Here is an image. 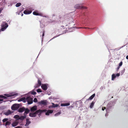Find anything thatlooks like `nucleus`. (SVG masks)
Returning a JSON list of instances; mask_svg holds the SVG:
<instances>
[{
    "mask_svg": "<svg viewBox=\"0 0 128 128\" xmlns=\"http://www.w3.org/2000/svg\"><path fill=\"white\" fill-rule=\"evenodd\" d=\"M53 110H37L34 113H30V116L32 117H35L36 116V114L39 113L40 114L41 113L43 112L46 113V115L47 116H49L50 114H52L53 112Z\"/></svg>",
    "mask_w": 128,
    "mask_h": 128,
    "instance_id": "f257e3e1",
    "label": "nucleus"
},
{
    "mask_svg": "<svg viewBox=\"0 0 128 128\" xmlns=\"http://www.w3.org/2000/svg\"><path fill=\"white\" fill-rule=\"evenodd\" d=\"M18 101L19 102L22 101L24 103L26 102V101L28 102V104H30L33 102V99L30 97H28L26 98L24 97L19 99Z\"/></svg>",
    "mask_w": 128,
    "mask_h": 128,
    "instance_id": "f03ea898",
    "label": "nucleus"
},
{
    "mask_svg": "<svg viewBox=\"0 0 128 128\" xmlns=\"http://www.w3.org/2000/svg\"><path fill=\"white\" fill-rule=\"evenodd\" d=\"M74 25V24L73 22V19L72 18H70L69 20H67L65 26H67L70 25V26Z\"/></svg>",
    "mask_w": 128,
    "mask_h": 128,
    "instance_id": "7ed1b4c3",
    "label": "nucleus"
},
{
    "mask_svg": "<svg viewBox=\"0 0 128 128\" xmlns=\"http://www.w3.org/2000/svg\"><path fill=\"white\" fill-rule=\"evenodd\" d=\"M18 94H17L15 92H12L10 93L9 94H4V95L8 97H10L14 95L17 96Z\"/></svg>",
    "mask_w": 128,
    "mask_h": 128,
    "instance_id": "20e7f679",
    "label": "nucleus"
},
{
    "mask_svg": "<svg viewBox=\"0 0 128 128\" xmlns=\"http://www.w3.org/2000/svg\"><path fill=\"white\" fill-rule=\"evenodd\" d=\"M19 107V104H14L11 107V109L13 110H16L18 109Z\"/></svg>",
    "mask_w": 128,
    "mask_h": 128,
    "instance_id": "39448f33",
    "label": "nucleus"
},
{
    "mask_svg": "<svg viewBox=\"0 0 128 128\" xmlns=\"http://www.w3.org/2000/svg\"><path fill=\"white\" fill-rule=\"evenodd\" d=\"M32 8H28L24 11V13L26 14H29L32 13Z\"/></svg>",
    "mask_w": 128,
    "mask_h": 128,
    "instance_id": "423d86ee",
    "label": "nucleus"
},
{
    "mask_svg": "<svg viewBox=\"0 0 128 128\" xmlns=\"http://www.w3.org/2000/svg\"><path fill=\"white\" fill-rule=\"evenodd\" d=\"M120 75V73L113 74L112 75V80H114L115 78H116V77L119 76Z\"/></svg>",
    "mask_w": 128,
    "mask_h": 128,
    "instance_id": "0eeeda50",
    "label": "nucleus"
},
{
    "mask_svg": "<svg viewBox=\"0 0 128 128\" xmlns=\"http://www.w3.org/2000/svg\"><path fill=\"white\" fill-rule=\"evenodd\" d=\"M33 14L35 15L40 16H44V15L43 14L40 13H39L37 11H36L34 12L33 13Z\"/></svg>",
    "mask_w": 128,
    "mask_h": 128,
    "instance_id": "6e6552de",
    "label": "nucleus"
},
{
    "mask_svg": "<svg viewBox=\"0 0 128 128\" xmlns=\"http://www.w3.org/2000/svg\"><path fill=\"white\" fill-rule=\"evenodd\" d=\"M48 84H42L41 86V88L43 90H46L48 88Z\"/></svg>",
    "mask_w": 128,
    "mask_h": 128,
    "instance_id": "1a4fd4ad",
    "label": "nucleus"
},
{
    "mask_svg": "<svg viewBox=\"0 0 128 128\" xmlns=\"http://www.w3.org/2000/svg\"><path fill=\"white\" fill-rule=\"evenodd\" d=\"M41 84V81L39 80H38V84H36L34 86L35 88H38L39 87Z\"/></svg>",
    "mask_w": 128,
    "mask_h": 128,
    "instance_id": "9d476101",
    "label": "nucleus"
},
{
    "mask_svg": "<svg viewBox=\"0 0 128 128\" xmlns=\"http://www.w3.org/2000/svg\"><path fill=\"white\" fill-rule=\"evenodd\" d=\"M18 123V121L17 120H16L14 122H12V126L13 127H15L17 126Z\"/></svg>",
    "mask_w": 128,
    "mask_h": 128,
    "instance_id": "9b49d317",
    "label": "nucleus"
},
{
    "mask_svg": "<svg viewBox=\"0 0 128 128\" xmlns=\"http://www.w3.org/2000/svg\"><path fill=\"white\" fill-rule=\"evenodd\" d=\"M82 4H76L74 6V7L77 9H81L82 7L81 6Z\"/></svg>",
    "mask_w": 128,
    "mask_h": 128,
    "instance_id": "f8f14e48",
    "label": "nucleus"
},
{
    "mask_svg": "<svg viewBox=\"0 0 128 128\" xmlns=\"http://www.w3.org/2000/svg\"><path fill=\"white\" fill-rule=\"evenodd\" d=\"M38 104H42L43 105H45L46 104V100H42L38 102Z\"/></svg>",
    "mask_w": 128,
    "mask_h": 128,
    "instance_id": "ddd939ff",
    "label": "nucleus"
},
{
    "mask_svg": "<svg viewBox=\"0 0 128 128\" xmlns=\"http://www.w3.org/2000/svg\"><path fill=\"white\" fill-rule=\"evenodd\" d=\"M7 98L2 95H0V102H1L3 101V100L2 99H6Z\"/></svg>",
    "mask_w": 128,
    "mask_h": 128,
    "instance_id": "4468645a",
    "label": "nucleus"
},
{
    "mask_svg": "<svg viewBox=\"0 0 128 128\" xmlns=\"http://www.w3.org/2000/svg\"><path fill=\"white\" fill-rule=\"evenodd\" d=\"M12 112L10 111V110H8L7 111L4 112V114L6 116H8Z\"/></svg>",
    "mask_w": 128,
    "mask_h": 128,
    "instance_id": "2eb2a0df",
    "label": "nucleus"
},
{
    "mask_svg": "<svg viewBox=\"0 0 128 128\" xmlns=\"http://www.w3.org/2000/svg\"><path fill=\"white\" fill-rule=\"evenodd\" d=\"M37 106H35L31 108L30 110L32 112H34L37 110Z\"/></svg>",
    "mask_w": 128,
    "mask_h": 128,
    "instance_id": "dca6fc26",
    "label": "nucleus"
},
{
    "mask_svg": "<svg viewBox=\"0 0 128 128\" xmlns=\"http://www.w3.org/2000/svg\"><path fill=\"white\" fill-rule=\"evenodd\" d=\"M26 123L25 126H27L30 123V122L29 121V119L28 118H27L26 119Z\"/></svg>",
    "mask_w": 128,
    "mask_h": 128,
    "instance_id": "f3484780",
    "label": "nucleus"
},
{
    "mask_svg": "<svg viewBox=\"0 0 128 128\" xmlns=\"http://www.w3.org/2000/svg\"><path fill=\"white\" fill-rule=\"evenodd\" d=\"M25 110V108H24L22 107L19 108L18 110L19 112H22Z\"/></svg>",
    "mask_w": 128,
    "mask_h": 128,
    "instance_id": "a211bd4d",
    "label": "nucleus"
},
{
    "mask_svg": "<svg viewBox=\"0 0 128 128\" xmlns=\"http://www.w3.org/2000/svg\"><path fill=\"white\" fill-rule=\"evenodd\" d=\"M70 105V104L69 103H64V104H61V106H68Z\"/></svg>",
    "mask_w": 128,
    "mask_h": 128,
    "instance_id": "6ab92c4d",
    "label": "nucleus"
},
{
    "mask_svg": "<svg viewBox=\"0 0 128 128\" xmlns=\"http://www.w3.org/2000/svg\"><path fill=\"white\" fill-rule=\"evenodd\" d=\"M25 112L24 113V116H26V114H28L29 111V110L28 109H26V110L25 109V110H24Z\"/></svg>",
    "mask_w": 128,
    "mask_h": 128,
    "instance_id": "aec40b11",
    "label": "nucleus"
},
{
    "mask_svg": "<svg viewBox=\"0 0 128 128\" xmlns=\"http://www.w3.org/2000/svg\"><path fill=\"white\" fill-rule=\"evenodd\" d=\"M95 94H93L89 98V99L90 100H92V99L95 96Z\"/></svg>",
    "mask_w": 128,
    "mask_h": 128,
    "instance_id": "412c9836",
    "label": "nucleus"
},
{
    "mask_svg": "<svg viewBox=\"0 0 128 128\" xmlns=\"http://www.w3.org/2000/svg\"><path fill=\"white\" fill-rule=\"evenodd\" d=\"M52 107L53 108L56 107H58V104H55L54 103H52Z\"/></svg>",
    "mask_w": 128,
    "mask_h": 128,
    "instance_id": "4be33fe9",
    "label": "nucleus"
},
{
    "mask_svg": "<svg viewBox=\"0 0 128 128\" xmlns=\"http://www.w3.org/2000/svg\"><path fill=\"white\" fill-rule=\"evenodd\" d=\"M26 118V116H21L20 117L19 119L20 120H24V119Z\"/></svg>",
    "mask_w": 128,
    "mask_h": 128,
    "instance_id": "5701e85b",
    "label": "nucleus"
},
{
    "mask_svg": "<svg viewBox=\"0 0 128 128\" xmlns=\"http://www.w3.org/2000/svg\"><path fill=\"white\" fill-rule=\"evenodd\" d=\"M20 116L18 115H16L14 116V118L17 119L16 120H18L19 119Z\"/></svg>",
    "mask_w": 128,
    "mask_h": 128,
    "instance_id": "b1692460",
    "label": "nucleus"
},
{
    "mask_svg": "<svg viewBox=\"0 0 128 128\" xmlns=\"http://www.w3.org/2000/svg\"><path fill=\"white\" fill-rule=\"evenodd\" d=\"M94 104V102H92L91 103L90 105V108H92L93 107Z\"/></svg>",
    "mask_w": 128,
    "mask_h": 128,
    "instance_id": "393cba45",
    "label": "nucleus"
},
{
    "mask_svg": "<svg viewBox=\"0 0 128 128\" xmlns=\"http://www.w3.org/2000/svg\"><path fill=\"white\" fill-rule=\"evenodd\" d=\"M11 124V122L9 121H7L5 125H9Z\"/></svg>",
    "mask_w": 128,
    "mask_h": 128,
    "instance_id": "a878e982",
    "label": "nucleus"
},
{
    "mask_svg": "<svg viewBox=\"0 0 128 128\" xmlns=\"http://www.w3.org/2000/svg\"><path fill=\"white\" fill-rule=\"evenodd\" d=\"M21 5V4L20 2L17 3L16 5V7H18Z\"/></svg>",
    "mask_w": 128,
    "mask_h": 128,
    "instance_id": "bb28decb",
    "label": "nucleus"
},
{
    "mask_svg": "<svg viewBox=\"0 0 128 128\" xmlns=\"http://www.w3.org/2000/svg\"><path fill=\"white\" fill-rule=\"evenodd\" d=\"M8 118H5L2 120V122H5L8 121Z\"/></svg>",
    "mask_w": 128,
    "mask_h": 128,
    "instance_id": "cd10ccee",
    "label": "nucleus"
},
{
    "mask_svg": "<svg viewBox=\"0 0 128 128\" xmlns=\"http://www.w3.org/2000/svg\"><path fill=\"white\" fill-rule=\"evenodd\" d=\"M61 113V112H58L56 114L54 115V116H58Z\"/></svg>",
    "mask_w": 128,
    "mask_h": 128,
    "instance_id": "c85d7f7f",
    "label": "nucleus"
},
{
    "mask_svg": "<svg viewBox=\"0 0 128 128\" xmlns=\"http://www.w3.org/2000/svg\"><path fill=\"white\" fill-rule=\"evenodd\" d=\"M31 94L33 95H35L36 94V92H34V90H32L31 92Z\"/></svg>",
    "mask_w": 128,
    "mask_h": 128,
    "instance_id": "c756f323",
    "label": "nucleus"
},
{
    "mask_svg": "<svg viewBox=\"0 0 128 128\" xmlns=\"http://www.w3.org/2000/svg\"><path fill=\"white\" fill-rule=\"evenodd\" d=\"M37 92H42V91L40 89H38L37 90Z\"/></svg>",
    "mask_w": 128,
    "mask_h": 128,
    "instance_id": "7c9ffc66",
    "label": "nucleus"
},
{
    "mask_svg": "<svg viewBox=\"0 0 128 128\" xmlns=\"http://www.w3.org/2000/svg\"><path fill=\"white\" fill-rule=\"evenodd\" d=\"M34 102H38V100L36 98H34Z\"/></svg>",
    "mask_w": 128,
    "mask_h": 128,
    "instance_id": "2f4dec72",
    "label": "nucleus"
},
{
    "mask_svg": "<svg viewBox=\"0 0 128 128\" xmlns=\"http://www.w3.org/2000/svg\"><path fill=\"white\" fill-rule=\"evenodd\" d=\"M125 70V69L124 68L123 70L121 72V74H122L124 73V72Z\"/></svg>",
    "mask_w": 128,
    "mask_h": 128,
    "instance_id": "473e14b6",
    "label": "nucleus"
},
{
    "mask_svg": "<svg viewBox=\"0 0 128 128\" xmlns=\"http://www.w3.org/2000/svg\"><path fill=\"white\" fill-rule=\"evenodd\" d=\"M122 62H121L119 64L118 66H122Z\"/></svg>",
    "mask_w": 128,
    "mask_h": 128,
    "instance_id": "72a5a7b5",
    "label": "nucleus"
},
{
    "mask_svg": "<svg viewBox=\"0 0 128 128\" xmlns=\"http://www.w3.org/2000/svg\"><path fill=\"white\" fill-rule=\"evenodd\" d=\"M3 10V8L2 7L0 8V13Z\"/></svg>",
    "mask_w": 128,
    "mask_h": 128,
    "instance_id": "f704fd0d",
    "label": "nucleus"
},
{
    "mask_svg": "<svg viewBox=\"0 0 128 128\" xmlns=\"http://www.w3.org/2000/svg\"><path fill=\"white\" fill-rule=\"evenodd\" d=\"M21 12H16V14H18V15H19L20 14V13Z\"/></svg>",
    "mask_w": 128,
    "mask_h": 128,
    "instance_id": "c9c22d12",
    "label": "nucleus"
},
{
    "mask_svg": "<svg viewBox=\"0 0 128 128\" xmlns=\"http://www.w3.org/2000/svg\"><path fill=\"white\" fill-rule=\"evenodd\" d=\"M106 109V108L105 107H104V108H102V110H104V109Z\"/></svg>",
    "mask_w": 128,
    "mask_h": 128,
    "instance_id": "e433bc0d",
    "label": "nucleus"
},
{
    "mask_svg": "<svg viewBox=\"0 0 128 128\" xmlns=\"http://www.w3.org/2000/svg\"><path fill=\"white\" fill-rule=\"evenodd\" d=\"M42 36H44V32L43 31L42 32Z\"/></svg>",
    "mask_w": 128,
    "mask_h": 128,
    "instance_id": "4c0bfd02",
    "label": "nucleus"
},
{
    "mask_svg": "<svg viewBox=\"0 0 128 128\" xmlns=\"http://www.w3.org/2000/svg\"><path fill=\"white\" fill-rule=\"evenodd\" d=\"M120 66H118V68H117V70H119V69L120 68Z\"/></svg>",
    "mask_w": 128,
    "mask_h": 128,
    "instance_id": "58836bf2",
    "label": "nucleus"
},
{
    "mask_svg": "<svg viewBox=\"0 0 128 128\" xmlns=\"http://www.w3.org/2000/svg\"><path fill=\"white\" fill-rule=\"evenodd\" d=\"M14 128H21L19 126H18Z\"/></svg>",
    "mask_w": 128,
    "mask_h": 128,
    "instance_id": "ea45409f",
    "label": "nucleus"
},
{
    "mask_svg": "<svg viewBox=\"0 0 128 128\" xmlns=\"http://www.w3.org/2000/svg\"><path fill=\"white\" fill-rule=\"evenodd\" d=\"M126 58L127 59H128V56H126Z\"/></svg>",
    "mask_w": 128,
    "mask_h": 128,
    "instance_id": "a19ab883",
    "label": "nucleus"
},
{
    "mask_svg": "<svg viewBox=\"0 0 128 128\" xmlns=\"http://www.w3.org/2000/svg\"><path fill=\"white\" fill-rule=\"evenodd\" d=\"M84 9H86L87 8L86 7H84Z\"/></svg>",
    "mask_w": 128,
    "mask_h": 128,
    "instance_id": "79ce46f5",
    "label": "nucleus"
},
{
    "mask_svg": "<svg viewBox=\"0 0 128 128\" xmlns=\"http://www.w3.org/2000/svg\"><path fill=\"white\" fill-rule=\"evenodd\" d=\"M23 14L22 13V14H21V16H23Z\"/></svg>",
    "mask_w": 128,
    "mask_h": 128,
    "instance_id": "37998d69",
    "label": "nucleus"
},
{
    "mask_svg": "<svg viewBox=\"0 0 128 128\" xmlns=\"http://www.w3.org/2000/svg\"><path fill=\"white\" fill-rule=\"evenodd\" d=\"M73 28H74V27H72V28H71V29H73Z\"/></svg>",
    "mask_w": 128,
    "mask_h": 128,
    "instance_id": "c03bdc74",
    "label": "nucleus"
},
{
    "mask_svg": "<svg viewBox=\"0 0 128 128\" xmlns=\"http://www.w3.org/2000/svg\"><path fill=\"white\" fill-rule=\"evenodd\" d=\"M106 110V111L107 112H108V110Z\"/></svg>",
    "mask_w": 128,
    "mask_h": 128,
    "instance_id": "a18cd8bd",
    "label": "nucleus"
},
{
    "mask_svg": "<svg viewBox=\"0 0 128 128\" xmlns=\"http://www.w3.org/2000/svg\"><path fill=\"white\" fill-rule=\"evenodd\" d=\"M105 115H106H106H107V114H106Z\"/></svg>",
    "mask_w": 128,
    "mask_h": 128,
    "instance_id": "49530a36",
    "label": "nucleus"
}]
</instances>
